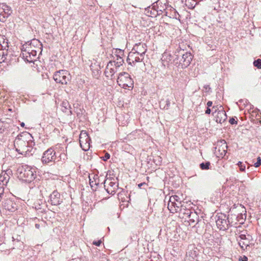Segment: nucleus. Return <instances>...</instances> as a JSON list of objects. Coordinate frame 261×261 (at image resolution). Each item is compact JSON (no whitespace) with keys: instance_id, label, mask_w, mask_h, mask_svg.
Masks as SVG:
<instances>
[{"instance_id":"obj_2","label":"nucleus","mask_w":261,"mask_h":261,"mask_svg":"<svg viewBox=\"0 0 261 261\" xmlns=\"http://www.w3.org/2000/svg\"><path fill=\"white\" fill-rule=\"evenodd\" d=\"M39 43L37 40H33L31 42H28L22 46L21 55L25 61L30 63L35 60L38 50L33 49L32 45Z\"/></svg>"},{"instance_id":"obj_17","label":"nucleus","mask_w":261,"mask_h":261,"mask_svg":"<svg viewBox=\"0 0 261 261\" xmlns=\"http://www.w3.org/2000/svg\"><path fill=\"white\" fill-rule=\"evenodd\" d=\"M117 185L115 182L110 181H105V188L107 192L110 194H114L117 189Z\"/></svg>"},{"instance_id":"obj_40","label":"nucleus","mask_w":261,"mask_h":261,"mask_svg":"<svg viewBox=\"0 0 261 261\" xmlns=\"http://www.w3.org/2000/svg\"><path fill=\"white\" fill-rule=\"evenodd\" d=\"M211 112V110L210 108H207L206 111H205V114H210Z\"/></svg>"},{"instance_id":"obj_23","label":"nucleus","mask_w":261,"mask_h":261,"mask_svg":"<svg viewBox=\"0 0 261 261\" xmlns=\"http://www.w3.org/2000/svg\"><path fill=\"white\" fill-rule=\"evenodd\" d=\"M250 238L244 240H238L239 244L243 250L245 249L249 246Z\"/></svg>"},{"instance_id":"obj_39","label":"nucleus","mask_w":261,"mask_h":261,"mask_svg":"<svg viewBox=\"0 0 261 261\" xmlns=\"http://www.w3.org/2000/svg\"><path fill=\"white\" fill-rule=\"evenodd\" d=\"M213 105V102L212 101H208L207 102V108H210Z\"/></svg>"},{"instance_id":"obj_45","label":"nucleus","mask_w":261,"mask_h":261,"mask_svg":"<svg viewBox=\"0 0 261 261\" xmlns=\"http://www.w3.org/2000/svg\"><path fill=\"white\" fill-rule=\"evenodd\" d=\"M36 227H37V228H38L39 225H38V224H36Z\"/></svg>"},{"instance_id":"obj_38","label":"nucleus","mask_w":261,"mask_h":261,"mask_svg":"<svg viewBox=\"0 0 261 261\" xmlns=\"http://www.w3.org/2000/svg\"><path fill=\"white\" fill-rule=\"evenodd\" d=\"M175 202L176 203H181V200H180V198L178 196H177V198H175Z\"/></svg>"},{"instance_id":"obj_24","label":"nucleus","mask_w":261,"mask_h":261,"mask_svg":"<svg viewBox=\"0 0 261 261\" xmlns=\"http://www.w3.org/2000/svg\"><path fill=\"white\" fill-rule=\"evenodd\" d=\"M7 58V50L0 49V63L6 62Z\"/></svg>"},{"instance_id":"obj_5","label":"nucleus","mask_w":261,"mask_h":261,"mask_svg":"<svg viewBox=\"0 0 261 261\" xmlns=\"http://www.w3.org/2000/svg\"><path fill=\"white\" fill-rule=\"evenodd\" d=\"M54 79L57 83L67 84L70 79V75L67 70H61L55 72Z\"/></svg>"},{"instance_id":"obj_41","label":"nucleus","mask_w":261,"mask_h":261,"mask_svg":"<svg viewBox=\"0 0 261 261\" xmlns=\"http://www.w3.org/2000/svg\"><path fill=\"white\" fill-rule=\"evenodd\" d=\"M240 261H247V257L246 256H244L243 259L241 260L239 259Z\"/></svg>"},{"instance_id":"obj_42","label":"nucleus","mask_w":261,"mask_h":261,"mask_svg":"<svg viewBox=\"0 0 261 261\" xmlns=\"http://www.w3.org/2000/svg\"><path fill=\"white\" fill-rule=\"evenodd\" d=\"M35 44H34V45H32V46H33V49H36V50H38V51H39V48H37V47H35Z\"/></svg>"},{"instance_id":"obj_28","label":"nucleus","mask_w":261,"mask_h":261,"mask_svg":"<svg viewBox=\"0 0 261 261\" xmlns=\"http://www.w3.org/2000/svg\"><path fill=\"white\" fill-rule=\"evenodd\" d=\"M238 166L240 167V170L241 171H244L245 170V165H243L241 162H239L238 163Z\"/></svg>"},{"instance_id":"obj_14","label":"nucleus","mask_w":261,"mask_h":261,"mask_svg":"<svg viewBox=\"0 0 261 261\" xmlns=\"http://www.w3.org/2000/svg\"><path fill=\"white\" fill-rule=\"evenodd\" d=\"M132 50L144 57V55L147 50L146 45L142 43L136 44Z\"/></svg>"},{"instance_id":"obj_21","label":"nucleus","mask_w":261,"mask_h":261,"mask_svg":"<svg viewBox=\"0 0 261 261\" xmlns=\"http://www.w3.org/2000/svg\"><path fill=\"white\" fill-rule=\"evenodd\" d=\"M189 218V220L192 222H195L198 219V216L195 212H191L188 210L186 213Z\"/></svg>"},{"instance_id":"obj_32","label":"nucleus","mask_w":261,"mask_h":261,"mask_svg":"<svg viewBox=\"0 0 261 261\" xmlns=\"http://www.w3.org/2000/svg\"><path fill=\"white\" fill-rule=\"evenodd\" d=\"M261 165V159H260V157H258L257 158V161L256 163H255L254 164V166L255 167H258V166H259L260 165Z\"/></svg>"},{"instance_id":"obj_25","label":"nucleus","mask_w":261,"mask_h":261,"mask_svg":"<svg viewBox=\"0 0 261 261\" xmlns=\"http://www.w3.org/2000/svg\"><path fill=\"white\" fill-rule=\"evenodd\" d=\"M210 166V163L207 162L206 163H202L200 164V167L202 170H207L209 169Z\"/></svg>"},{"instance_id":"obj_43","label":"nucleus","mask_w":261,"mask_h":261,"mask_svg":"<svg viewBox=\"0 0 261 261\" xmlns=\"http://www.w3.org/2000/svg\"><path fill=\"white\" fill-rule=\"evenodd\" d=\"M24 125H25V124H24V122H21V124H20V125H21V126H22V127H24Z\"/></svg>"},{"instance_id":"obj_15","label":"nucleus","mask_w":261,"mask_h":261,"mask_svg":"<svg viewBox=\"0 0 261 261\" xmlns=\"http://www.w3.org/2000/svg\"><path fill=\"white\" fill-rule=\"evenodd\" d=\"M192 60V56L190 53L186 52L182 55V58L180 60V64L182 68L188 67Z\"/></svg>"},{"instance_id":"obj_27","label":"nucleus","mask_w":261,"mask_h":261,"mask_svg":"<svg viewBox=\"0 0 261 261\" xmlns=\"http://www.w3.org/2000/svg\"><path fill=\"white\" fill-rule=\"evenodd\" d=\"M253 64L255 67H257L258 68H261V60L257 59L254 62Z\"/></svg>"},{"instance_id":"obj_1","label":"nucleus","mask_w":261,"mask_h":261,"mask_svg":"<svg viewBox=\"0 0 261 261\" xmlns=\"http://www.w3.org/2000/svg\"><path fill=\"white\" fill-rule=\"evenodd\" d=\"M31 136L28 133H24L18 135L14 142L16 150L21 154L26 155L31 151L33 142L30 140Z\"/></svg>"},{"instance_id":"obj_18","label":"nucleus","mask_w":261,"mask_h":261,"mask_svg":"<svg viewBox=\"0 0 261 261\" xmlns=\"http://www.w3.org/2000/svg\"><path fill=\"white\" fill-rule=\"evenodd\" d=\"M4 206L5 209L14 212L17 209V205L11 199H7L4 203Z\"/></svg>"},{"instance_id":"obj_30","label":"nucleus","mask_w":261,"mask_h":261,"mask_svg":"<svg viewBox=\"0 0 261 261\" xmlns=\"http://www.w3.org/2000/svg\"><path fill=\"white\" fill-rule=\"evenodd\" d=\"M62 106L63 107H64L66 109H68L70 108V105L69 104V102L67 101H64L62 102Z\"/></svg>"},{"instance_id":"obj_4","label":"nucleus","mask_w":261,"mask_h":261,"mask_svg":"<svg viewBox=\"0 0 261 261\" xmlns=\"http://www.w3.org/2000/svg\"><path fill=\"white\" fill-rule=\"evenodd\" d=\"M117 82L119 86L122 88H132L134 86V81L130 77V75L126 72H122L119 73Z\"/></svg>"},{"instance_id":"obj_29","label":"nucleus","mask_w":261,"mask_h":261,"mask_svg":"<svg viewBox=\"0 0 261 261\" xmlns=\"http://www.w3.org/2000/svg\"><path fill=\"white\" fill-rule=\"evenodd\" d=\"M247 238H250L249 235H247V236H246V235L245 234H241L239 236V239H238V240H244L245 239H247Z\"/></svg>"},{"instance_id":"obj_36","label":"nucleus","mask_w":261,"mask_h":261,"mask_svg":"<svg viewBox=\"0 0 261 261\" xmlns=\"http://www.w3.org/2000/svg\"><path fill=\"white\" fill-rule=\"evenodd\" d=\"M229 122H230L231 124H236V123H237V121H236L234 118H231V119L229 120Z\"/></svg>"},{"instance_id":"obj_19","label":"nucleus","mask_w":261,"mask_h":261,"mask_svg":"<svg viewBox=\"0 0 261 261\" xmlns=\"http://www.w3.org/2000/svg\"><path fill=\"white\" fill-rule=\"evenodd\" d=\"M51 204L55 205L61 202L60 194L57 191H54L50 196Z\"/></svg>"},{"instance_id":"obj_10","label":"nucleus","mask_w":261,"mask_h":261,"mask_svg":"<svg viewBox=\"0 0 261 261\" xmlns=\"http://www.w3.org/2000/svg\"><path fill=\"white\" fill-rule=\"evenodd\" d=\"M12 13L11 8L5 4H0V21L4 22Z\"/></svg>"},{"instance_id":"obj_35","label":"nucleus","mask_w":261,"mask_h":261,"mask_svg":"<svg viewBox=\"0 0 261 261\" xmlns=\"http://www.w3.org/2000/svg\"><path fill=\"white\" fill-rule=\"evenodd\" d=\"M162 2L164 3V5L165 6V4L167 3V0H160L159 1H158L155 3L156 5H158L159 4H160V3H162Z\"/></svg>"},{"instance_id":"obj_37","label":"nucleus","mask_w":261,"mask_h":261,"mask_svg":"<svg viewBox=\"0 0 261 261\" xmlns=\"http://www.w3.org/2000/svg\"><path fill=\"white\" fill-rule=\"evenodd\" d=\"M161 7H162V6H161V7H159V6H158L156 9L155 10V11H156L157 13L159 11L162 12V9H164V6L162 7V8H161Z\"/></svg>"},{"instance_id":"obj_16","label":"nucleus","mask_w":261,"mask_h":261,"mask_svg":"<svg viewBox=\"0 0 261 261\" xmlns=\"http://www.w3.org/2000/svg\"><path fill=\"white\" fill-rule=\"evenodd\" d=\"M220 108V110L217 112L216 111L215 119L217 122L222 123L227 119V115L223 109L221 107Z\"/></svg>"},{"instance_id":"obj_7","label":"nucleus","mask_w":261,"mask_h":261,"mask_svg":"<svg viewBox=\"0 0 261 261\" xmlns=\"http://www.w3.org/2000/svg\"><path fill=\"white\" fill-rule=\"evenodd\" d=\"M120 67L118 62L115 61H110L106 68L105 73L107 77L112 79L114 74L118 71Z\"/></svg>"},{"instance_id":"obj_20","label":"nucleus","mask_w":261,"mask_h":261,"mask_svg":"<svg viewBox=\"0 0 261 261\" xmlns=\"http://www.w3.org/2000/svg\"><path fill=\"white\" fill-rule=\"evenodd\" d=\"M8 47V40L4 36L0 35V49L6 50Z\"/></svg>"},{"instance_id":"obj_47","label":"nucleus","mask_w":261,"mask_h":261,"mask_svg":"<svg viewBox=\"0 0 261 261\" xmlns=\"http://www.w3.org/2000/svg\"><path fill=\"white\" fill-rule=\"evenodd\" d=\"M119 63H120V64H119V65H121V62H119Z\"/></svg>"},{"instance_id":"obj_3","label":"nucleus","mask_w":261,"mask_h":261,"mask_svg":"<svg viewBox=\"0 0 261 261\" xmlns=\"http://www.w3.org/2000/svg\"><path fill=\"white\" fill-rule=\"evenodd\" d=\"M35 169L27 165L22 166L17 169L18 178L25 182H30L33 181L36 176Z\"/></svg>"},{"instance_id":"obj_22","label":"nucleus","mask_w":261,"mask_h":261,"mask_svg":"<svg viewBox=\"0 0 261 261\" xmlns=\"http://www.w3.org/2000/svg\"><path fill=\"white\" fill-rule=\"evenodd\" d=\"M9 176L6 173H2L0 175V185H6L8 182Z\"/></svg>"},{"instance_id":"obj_26","label":"nucleus","mask_w":261,"mask_h":261,"mask_svg":"<svg viewBox=\"0 0 261 261\" xmlns=\"http://www.w3.org/2000/svg\"><path fill=\"white\" fill-rule=\"evenodd\" d=\"M95 177H96L97 178V175H94V178H93L94 180H92L91 177L89 176L90 184L91 187H93L94 185H97L99 184L98 181H96V179L95 178Z\"/></svg>"},{"instance_id":"obj_6","label":"nucleus","mask_w":261,"mask_h":261,"mask_svg":"<svg viewBox=\"0 0 261 261\" xmlns=\"http://www.w3.org/2000/svg\"><path fill=\"white\" fill-rule=\"evenodd\" d=\"M227 145L225 141L222 140L217 142L214 153L217 158H223L226 153Z\"/></svg>"},{"instance_id":"obj_46","label":"nucleus","mask_w":261,"mask_h":261,"mask_svg":"<svg viewBox=\"0 0 261 261\" xmlns=\"http://www.w3.org/2000/svg\"><path fill=\"white\" fill-rule=\"evenodd\" d=\"M119 63H120V64H119V65H121V62H119Z\"/></svg>"},{"instance_id":"obj_34","label":"nucleus","mask_w":261,"mask_h":261,"mask_svg":"<svg viewBox=\"0 0 261 261\" xmlns=\"http://www.w3.org/2000/svg\"><path fill=\"white\" fill-rule=\"evenodd\" d=\"M101 241L100 240H98V241H93V244L96 245V246H100V245L101 244Z\"/></svg>"},{"instance_id":"obj_12","label":"nucleus","mask_w":261,"mask_h":261,"mask_svg":"<svg viewBox=\"0 0 261 261\" xmlns=\"http://www.w3.org/2000/svg\"><path fill=\"white\" fill-rule=\"evenodd\" d=\"M216 223L218 228L220 230L226 229L228 226L226 216L223 214H221L217 217Z\"/></svg>"},{"instance_id":"obj_44","label":"nucleus","mask_w":261,"mask_h":261,"mask_svg":"<svg viewBox=\"0 0 261 261\" xmlns=\"http://www.w3.org/2000/svg\"><path fill=\"white\" fill-rule=\"evenodd\" d=\"M155 7H156V5H155V3H153V5H152V8H154L155 9Z\"/></svg>"},{"instance_id":"obj_13","label":"nucleus","mask_w":261,"mask_h":261,"mask_svg":"<svg viewBox=\"0 0 261 261\" xmlns=\"http://www.w3.org/2000/svg\"><path fill=\"white\" fill-rule=\"evenodd\" d=\"M143 59V57L132 50L128 55L127 61L129 64H132L136 62H141Z\"/></svg>"},{"instance_id":"obj_11","label":"nucleus","mask_w":261,"mask_h":261,"mask_svg":"<svg viewBox=\"0 0 261 261\" xmlns=\"http://www.w3.org/2000/svg\"><path fill=\"white\" fill-rule=\"evenodd\" d=\"M177 198V195H173L170 197L168 204V208L172 213L177 212L179 207L181 206L180 203L175 202V198Z\"/></svg>"},{"instance_id":"obj_33","label":"nucleus","mask_w":261,"mask_h":261,"mask_svg":"<svg viewBox=\"0 0 261 261\" xmlns=\"http://www.w3.org/2000/svg\"><path fill=\"white\" fill-rule=\"evenodd\" d=\"M110 158V155L108 153H106L105 155V156L103 157V160L106 161L109 159Z\"/></svg>"},{"instance_id":"obj_8","label":"nucleus","mask_w":261,"mask_h":261,"mask_svg":"<svg viewBox=\"0 0 261 261\" xmlns=\"http://www.w3.org/2000/svg\"><path fill=\"white\" fill-rule=\"evenodd\" d=\"M79 141L83 150L85 151L89 150L90 147V139L86 131H81L79 137Z\"/></svg>"},{"instance_id":"obj_9","label":"nucleus","mask_w":261,"mask_h":261,"mask_svg":"<svg viewBox=\"0 0 261 261\" xmlns=\"http://www.w3.org/2000/svg\"><path fill=\"white\" fill-rule=\"evenodd\" d=\"M56 159V152L53 148H50L43 153L41 161L43 164H47L54 162Z\"/></svg>"},{"instance_id":"obj_31","label":"nucleus","mask_w":261,"mask_h":261,"mask_svg":"<svg viewBox=\"0 0 261 261\" xmlns=\"http://www.w3.org/2000/svg\"><path fill=\"white\" fill-rule=\"evenodd\" d=\"M4 189L3 186L0 185V201L1 200L3 196L4 195Z\"/></svg>"}]
</instances>
